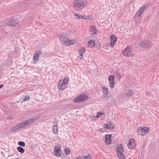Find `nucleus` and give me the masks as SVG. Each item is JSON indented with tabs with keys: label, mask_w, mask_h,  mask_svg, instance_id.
Listing matches in <instances>:
<instances>
[{
	"label": "nucleus",
	"mask_w": 159,
	"mask_h": 159,
	"mask_svg": "<svg viewBox=\"0 0 159 159\" xmlns=\"http://www.w3.org/2000/svg\"><path fill=\"white\" fill-rule=\"evenodd\" d=\"M69 78L68 77H66L63 80H60L58 84V89L61 90H64L68 85Z\"/></svg>",
	"instance_id": "obj_2"
},
{
	"label": "nucleus",
	"mask_w": 159,
	"mask_h": 159,
	"mask_svg": "<svg viewBox=\"0 0 159 159\" xmlns=\"http://www.w3.org/2000/svg\"><path fill=\"white\" fill-rule=\"evenodd\" d=\"M65 152L66 154L68 155L70 153V151L69 149L65 148Z\"/></svg>",
	"instance_id": "obj_33"
},
{
	"label": "nucleus",
	"mask_w": 159,
	"mask_h": 159,
	"mask_svg": "<svg viewBox=\"0 0 159 159\" xmlns=\"http://www.w3.org/2000/svg\"><path fill=\"white\" fill-rule=\"evenodd\" d=\"M116 78L119 79H120L121 78V75L118 73H117L116 75Z\"/></svg>",
	"instance_id": "obj_37"
},
{
	"label": "nucleus",
	"mask_w": 159,
	"mask_h": 159,
	"mask_svg": "<svg viewBox=\"0 0 159 159\" xmlns=\"http://www.w3.org/2000/svg\"><path fill=\"white\" fill-rule=\"evenodd\" d=\"M115 79V77L113 75H110L108 78V80L110 82L114 81Z\"/></svg>",
	"instance_id": "obj_29"
},
{
	"label": "nucleus",
	"mask_w": 159,
	"mask_h": 159,
	"mask_svg": "<svg viewBox=\"0 0 159 159\" xmlns=\"http://www.w3.org/2000/svg\"><path fill=\"white\" fill-rule=\"evenodd\" d=\"M75 18L77 19L91 20L92 18L90 16H82L78 14H75Z\"/></svg>",
	"instance_id": "obj_10"
},
{
	"label": "nucleus",
	"mask_w": 159,
	"mask_h": 159,
	"mask_svg": "<svg viewBox=\"0 0 159 159\" xmlns=\"http://www.w3.org/2000/svg\"><path fill=\"white\" fill-rule=\"evenodd\" d=\"M120 159H125V157L123 153H121L117 154Z\"/></svg>",
	"instance_id": "obj_27"
},
{
	"label": "nucleus",
	"mask_w": 159,
	"mask_h": 159,
	"mask_svg": "<svg viewBox=\"0 0 159 159\" xmlns=\"http://www.w3.org/2000/svg\"><path fill=\"white\" fill-rule=\"evenodd\" d=\"M17 149L18 152L23 153L25 152L24 149L20 147H19L17 148Z\"/></svg>",
	"instance_id": "obj_28"
},
{
	"label": "nucleus",
	"mask_w": 159,
	"mask_h": 159,
	"mask_svg": "<svg viewBox=\"0 0 159 159\" xmlns=\"http://www.w3.org/2000/svg\"><path fill=\"white\" fill-rule=\"evenodd\" d=\"M111 136V135L110 134H106L105 135L106 142L109 144H110L111 142V140L110 139Z\"/></svg>",
	"instance_id": "obj_18"
},
{
	"label": "nucleus",
	"mask_w": 159,
	"mask_h": 159,
	"mask_svg": "<svg viewBox=\"0 0 159 159\" xmlns=\"http://www.w3.org/2000/svg\"><path fill=\"white\" fill-rule=\"evenodd\" d=\"M146 9V7L143 6L136 13V16H138L139 17L141 15H142L144 11H145Z\"/></svg>",
	"instance_id": "obj_11"
},
{
	"label": "nucleus",
	"mask_w": 159,
	"mask_h": 159,
	"mask_svg": "<svg viewBox=\"0 0 159 159\" xmlns=\"http://www.w3.org/2000/svg\"><path fill=\"white\" fill-rule=\"evenodd\" d=\"M30 97L28 95H26L24 98L23 100L24 101H26L29 100L30 99Z\"/></svg>",
	"instance_id": "obj_34"
},
{
	"label": "nucleus",
	"mask_w": 159,
	"mask_h": 159,
	"mask_svg": "<svg viewBox=\"0 0 159 159\" xmlns=\"http://www.w3.org/2000/svg\"><path fill=\"white\" fill-rule=\"evenodd\" d=\"M111 47H113L114 46V45L116 44L117 39H111Z\"/></svg>",
	"instance_id": "obj_24"
},
{
	"label": "nucleus",
	"mask_w": 159,
	"mask_h": 159,
	"mask_svg": "<svg viewBox=\"0 0 159 159\" xmlns=\"http://www.w3.org/2000/svg\"><path fill=\"white\" fill-rule=\"evenodd\" d=\"M94 42L92 40L89 41L88 43V46L90 47H91L93 46H94Z\"/></svg>",
	"instance_id": "obj_25"
},
{
	"label": "nucleus",
	"mask_w": 159,
	"mask_h": 159,
	"mask_svg": "<svg viewBox=\"0 0 159 159\" xmlns=\"http://www.w3.org/2000/svg\"><path fill=\"white\" fill-rule=\"evenodd\" d=\"M147 94L149 95L150 96V93L149 92H148Z\"/></svg>",
	"instance_id": "obj_42"
},
{
	"label": "nucleus",
	"mask_w": 159,
	"mask_h": 159,
	"mask_svg": "<svg viewBox=\"0 0 159 159\" xmlns=\"http://www.w3.org/2000/svg\"><path fill=\"white\" fill-rule=\"evenodd\" d=\"M90 31L91 34H96L97 32V30L94 26L90 27Z\"/></svg>",
	"instance_id": "obj_20"
},
{
	"label": "nucleus",
	"mask_w": 159,
	"mask_h": 159,
	"mask_svg": "<svg viewBox=\"0 0 159 159\" xmlns=\"http://www.w3.org/2000/svg\"><path fill=\"white\" fill-rule=\"evenodd\" d=\"M3 86V84L0 85V89H1Z\"/></svg>",
	"instance_id": "obj_40"
},
{
	"label": "nucleus",
	"mask_w": 159,
	"mask_h": 159,
	"mask_svg": "<svg viewBox=\"0 0 159 159\" xmlns=\"http://www.w3.org/2000/svg\"><path fill=\"white\" fill-rule=\"evenodd\" d=\"M110 97L107 95V94H103L102 99L104 100L107 101L109 100Z\"/></svg>",
	"instance_id": "obj_26"
},
{
	"label": "nucleus",
	"mask_w": 159,
	"mask_h": 159,
	"mask_svg": "<svg viewBox=\"0 0 159 159\" xmlns=\"http://www.w3.org/2000/svg\"><path fill=\"white\" fill-rule=\"evenodd\" d=\"M103 114V113L100 112V117Z\"/></svg>",
	"instance_id": "obj_41"
},
{
	"label": "nucleus",
	"mask_w": 159,
	"mask_h": 159,
	"mask_svg": "<svg viewBox=\"0 0 159 159\" xmlns=\"http://www.w3.org/2000/svg\"><path fill=\"white\" fill-rule=\"evenodd\" d=\"M85 49L84 48H82L80 50H79V53L81 58H83V55L85 52Z\"/></svg>",
	"instance_id": "obj_17"
},
{
	"label": "nucleus",
	"mask_w": 159,
	"mask_h": 159,
	"mask_svg": "<svg viewBox=\"0 0 159 159\" xmlns=\"http://www.w3.org/2000/svg\"><path fill=\"white\" fill-rule=\"evenodd\" d=\"M18 144L22 147H25V143L22 141H19L18 142Z\"/></svg>",
	"instance_id": "obj_30"
},
{
	"label": "nucleus",
	"mask_w": 159,
	"mask_h": 159,
	"mask_svg": "<svg viewBox=\"0 0 159 159\" xmlns=\"http://www.w3.org/2000/svg\"><path fill=\"white\" fill-rule=\"evenodd\" d=\"M61 147L59 145H56L54 147V154L55 156L60 157L61 155Z\"/></svg>",
	"instance_id": "obj_7"
},
{
	"label": "nucleus",
	"mask_w": 159,
	"mask_h": 159,
	"mask_svg": "<svg viewBox=\"0 0 159 159\" xmlns=\"http://www.w3.org/2000/svg\"><path fill=\"white\" fill-rule=\"evenodd\" d=\"M105 117V116L104 115L103 116H102L101 117V118H100L102 120H103V119H104Z\"/></svg>",
	"instance_id": "obj_38"
},
{
	"label": "nucleus",
	"mask_w": 159,
	"mask_h": 159,
	"mask_svg": "<svg viewBox=\"0 0 159 159\" xmlns=\"http://www.w3.org/2000/svg\"><path fill=\"white\" fill-rule=\"evenodd\" d=\"M37 119V118L36 119L34 118H30L26 121H24L20 123V124L22 128H25Z\"/></svg>",
	"instance_id": "obj_4"
},
{
	"label": "nucleus",
	"mask_w": 159,
	"mask_h": 159,
	"mask_svg": "<svg viewBox=\"0 0 159 159\" xmlns=\"http://www.w3.org/2000/svg\"><path fill=\"white\" fill-rule=\"evenodd\" d=\"M53 132L55 134H57L58 133V129L57 125H54L52 129Z\"/></svg>",
	"instance_id": "obj_23"
},
{
	"label": "nucleus",
	"mask_w": 159,
	"mask_h": 159,
	"mask_svg": "<svg viewBox=\"0 0 159 159\" xmlns=\"http://www.w3.org/2000/svg\"><path fill=\"white\" fill-rule=\"evenodd\" d=\"M133 95L132 92L131 91H129L126 94V95L128 97L131 96Z\"/></svg>",
	"instance_id": "obj_32"
},
{
	"label": "nucleus",
	"mask_w": 159,
	"mask_h": 159,
	"mask_svg": "<svg viewBox=\"0 0 159 159\" xmlns=\"http://www.w3.org/2000/svg\"><path fill=\"white\" fill-rule=\"evenodd\" d=\"M106 129L107 128L105 126L104 127L100 129V132L103 133L104 131H105L106 130Z\"/></svg>",
	"instance_id": "obj_35"
},
{
	"label": "nucleus",
	"mask_w": 159,
	"mask_h": 159,
	"mask_svg": "<svg viewBox=\"0 0 159 159\" xmlns=\"http://www.w3.org/2000/svg\"><path fill=\"white\" fill-rule=\"evenodd\" d=\"M109 84L110 86L111 87V88H113L114 87L115 85V82L114 81H110V82L109 83Z\"/></svg>",
	"instance_id": "obj_31"
},
{
	"label": "nucleus",
	"mask_w": 159,
	"mask_h": 159,
	"mask_svg": "<svg viewBox=\"0 0 159 159\" xmlns=\"http://www.w3.org/2000/svg\"><path fill=\"white\" fill-rule=\"evenodd\" d=\"M42 53L41 50H38L36 51L34 54V57L33 63L34 64H37L39 61V56Z\"/></svg>",
	"instance_id": "obj_9"
},
{
	"label": "nucleus",
	"mask_w": 159,
	"mask_h": 159,
	"mask_svg": "<svg viewBox=\"0 0 159 159\" xmlns=\"http://www.w3.org/2000/svg\"><path fill=\"white\" fill-rule=\"evenodd\" d=\"M35 22L37 24H38V22L37 21H35Z\"/></svg>",
	"instance_id": "obj_43"
},
{
	"label": "nucleus",
	"mask_w": 159,
	"mask_h": 159,
	"mask_svg": "<svg viewBox=\"0 0 159 159\" xmlns=\"http://www.w3.org/2000/svg\"><path fill=\"white\" fill-rule=\"evenodd\" d=\"M152 45V43L149 41H145L141 42L140 43L141 47L148 48H150Z\"/></svg>",
	"instance_id": "obj_8"
},
{
	"label": "nucleus",
	"mask_w": 159,
	"mask_h": 159,
	"mask_svg": "<svg viewBox=\"0 0 159 159\" xmlns=\"http://www.w3.org/2000/svg\"><path fill=\"white\" fill-rule=\"evenodd\" d=\"M67 43L66 44V45H73L74 43H76V41L75 40H69L68 39V41H67Z\"/></svg>",
	"instance_id": "obj_22"
},
{
	"label": "nucleus",
	"mask_w": 159,
	"mask_h": 159,
	"mask_svg": "<svg viewBox=\"0 0 159 159\" xmlns=\"http://www.w3.org/2000/svg\"><path fill=\"white\" fill-rule=\"evenodd\" d=\"M18 21L15 18L12 19L10 22L7 23L8 25L10 26H16L18 24Z\"/></svg>",
	"instance_id": "obj_13"
},
{
	"label": "nucleus",
	"mask_w": 159,
	"mask_h": 159,
	"mask_svg": "<svg viewBox=\"0 0 159 159\" xmlns=\"http://www.w3.org/2000/svg\"><path fill=\"white\" fill-rule=\"evenodd\" d=\"M105 126L106 127H107L108 129H111L113 128L114 125L113 123L110 122L107 124Z\"/></svg>",
	"instance_id": "obj_21"
},
{
	"label": "nucleus",
	"mask_w": 159,
	"mask_h": 159,
	"mask_svg": "<svg viewBox=\"0 0 159 159\" xmlns=\"http://www.w3.org/2000/svg\"><path fill=\"white\" fill-rule=\"evenodd\" d=\"M16 159H20L19 158H16Z\"/></svg>",
	"instance_id": "obj_44"
},
{
	"label": "nucleus",
	"mask_w": 159,
	"mask_h": 159,
	"mask_svg": "<svg viewBox=\"0 0 159 159\" xmlns=\"http://www.w3.org/2000/svg\"><path fill=\"white\" fill-rule=\"evenodd\" d=\"M22 128L20 123L16 126L12 127L11 129V131L12 132H15Z\"/></svg>",
	"instance_id": "obj_15"
},
{
	"label": "nucleus",
	"mask_w": 159,
	"mask_h": 159,
	"mask_svg": "<svg viewBox=\"0 0 159 159\" xmlns=\"http://www.w3.org/2000/svg\"><path fill=\"white\" fill-rule=\"evenodd\" d=\"M123 54L124 56L126 57H132L134 55V53L131 52V48L130 47H127L123 51Z\"/></svg>",
	"instance_id": "obj_6"
},
{
	"label": "nucleus",
	"mask_w": 159,
	"mask_h": 159,
	"mask_svg": "<svg viewBox=\"0 0 159 159\" xmlns=\"http://www.w3.org/2000/svg\"><path fill=\"white\" fill-rule=\"evenodd\" d=\"M111 39H117L116 37L113 34H112L110 36Z\"/></svg>",
	"instance_id": "obj_36"
},
{
	"label": "nucleus",
	"mask_w": 159,
	"mask_h": 159,
	"mask_svg": "<svg viewBox=\"0 0 159 159\" xmlns=\"http://www.w3.org/2000/svg\"><path fill=\"white\" fill-rule=\"evenodd\" d=\"M135 140L133 139H131L129 140V143L127 144V146L129 149H132L135 145Z\"/></svg>",
	"instance_id": "obj_12"
},
{
	"label": "nucleus",
	"mask_w": 159,
	"mask_h": 159,
	"mask_svg": "<svg viewBox=\"0 0 159 159\" xmlns=\"http://www.w3.org/2000/svg\"><path fill=\"white\" fill-rule=\"evenodd\" d=\"M88 98V96L85 94H81L76 97L73 100V101L76 103L84 101Z\"/></svg>",
	"instance_id": "obj_3"
},
{
	"label": "nucleus",
	"mask_w": 159,
	"mask_h": 159,
	"mask_svg": "<svg viewBox=\"0 0 159 159\" xmlns=\"http://www.w3.org/2000/svg\"><path fill=\"white\" fill-rule=\"evenodd\" d=\"M102 89L104 94H109V89L106 86H102Z\"/></svg>",
	"instance_id": "obj_19"
},
{
	"label": "nucleus",
	"mask_w": 159,
	"mask_h": 159,
	"mask_svg": "<svg viewBox=\"0 0 159 159\" xmlns=\"http://www.w3.org/2000/svg\"><path fill=\"white\" fill-rule=\"evenodd\" d=\"M117 154L121 153H123L124 152V149L122 145L121 144L119 145L117 148Z\"/></svg>",
	"instance_id": "obj_16"
},
{
	"label": "nucleus",
	"mask_w": 159,
	"mask_h": 159,
	"mask_svg": "<svg viewBox=\"0 0 159 159\" xmlns=\"http://www.w3.org/2000/svg\"><path fill=\"white\" fill-rule=\"evenodd\" d=\"M99 115V112H98L97 113V115L96 116V117L98 118Z\"/></svg>",
	"instance_id": "obj_39"
},
{
	"label": "nucleus",
	"mask_w": 159,
	"mask_h": 159,
	"mask_svg": "<svg viewBox=\"0 0 159 159\" xmlns=\"http://www.w3.org/2000/svg\"><path fill=\"white\" fill-rule=\"evenodd\" d=\"M87 2L85 0H75L73 2L74 7L76 11H80L87 5Z\"/></svg>",
	"instance_id": "obj_1"
},
{
	"label": "nucleus",
	"mask_w": 159,
	"mask_h": 159,
	"mask_svg": "<svg viewBox=\"0 0 159 159\" xmlns=\"http://www.w3.org/2000/svg\"><path fill=\"white\" fill-rule=\"evenodd\" d=\"M60 40L62 43L66 45L68 41V39L65 36H61L60 37Z\"/></svg>",
	"instance_id": "obj_14"
},
{
	"label": "nucleus",
	"mask_w": 159,
	"mask_h": 159,
	"mask_svg": "<svg viewBox=\"0 0 159 159\" xmlns=\"http://www.w3.org/2000/svg\"><path fill=\"white\" fill-rule=\"evenodd\" d=\"M149 130V128L147 127H139L137 130V133L140 135H143L147 134Z\"/></svg>",
	"instance_id": "obj_5"
}]
</instances>
